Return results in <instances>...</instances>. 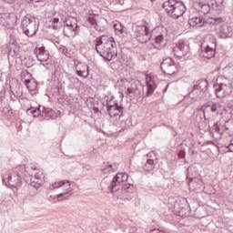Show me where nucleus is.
<instances>
[{"label": "nucleus", "mask_w": 233, "mask_h": 233, "mask_svg": "<svg viewBox=\"0 0 233 233\" xmlns=\"http://www.w3.org/2000/svg\"><path fill=\"white\" fill-rule=\"evenodd\" d=\"M156 164L154 163V159H147V163L143 166L144 170L146 172H150V170H154Z\"/></svg>", "instance_id": "c85d7f7f"}, {"label": "nucleus", "mask_w": 233, "mask_h": 233, "mask_svg": "<svg viewBox=\"0 0 233 233\" xmlns=\"http://www.w3.org/2000/svg\"><path fill=\"white\" fill-rule=\"evenodd\" d=\"M215 94L218 99L228 97L232 94V82L224 76L217 79Z\"/></svg>", "instance_id": "7ed1b4c3"}, {"label": "nucleus", "mask_w": 233, "mask_h": 233, "mask_svg": "<svg viewBox=\"0 0 233 233\" xmlns=\"http://www.w3.org/2000/svg\"><path fill=\"white\" fill-rule=\"evenodd\" d=\"M168 90V85L163 89V92H167Z\"/></svg>", "instance_id": "6e6d98bb"}, {"label": "nucleus", "mask_w": 233, "mask_h": 233, "mask_svg": "<svg viewBox=\"0 0 233 233\" xmlns=\"http://www.w3.org/2000/svg\"><path fill=\"white\" fill-rule=\"evenodd\" d=\"M15 187H17V186H15V185H9V186H7V188H15Z\"/></svg>", "instance_id": "09e8293b"}, {"label": "nucleus", "mask_w": 233, "mask_h": 233, "mask_svg": "<svg viewBox=\"0 0 233 233\" xmlns=\"http://www.w3.org/2000/svg\"><path fill=\"white\" fill-rule=\"evenodd\" d=\"M208 86V82L206 79H200L194 85V89L190 93V96L192 94H198V92L205 91L207 90V87Z\"/></svg>", "instance_id": "f3484780"}, {"label": "nucleus", "mask_w": 233, "mask_h": 233, "mask_svg": "<svg viewBox=\"0 0 233 233\" xmlns=\"http://www.w3.org/2000/svg\"><path fill=\"white\" fill-rule=\"evenodd\" d=\"M117 102L114 99H109V100H106V106L107 108V110H110V108H113L114 106H117Z\"/></svg>", "instance_id": "72a5a7b5"}, {"label": "nucleus", "mask_w": 233, "mask_h": 233, "mask_svg": "<svg viewBox=\"0 0 233 233\" xmlns=\"http://www.w3.org/2000/svg\"><path fill=\"white\" fill-rule=\"evenodd\" d=\"M33 1L34 3H41L43 0H31Z\"/></svg>", "instance_id": "5fc2aeb1"}, {"label": "nucleus", "mask_w": 233, "mask_h": 233, "mask_svg": "<svg viewBox=\"0 0 233 233\" xmlns=\"http://www.w3.org/2000/svg\"><path fill=\"white\" fill-rule=\"evenodd\" d=\"M96 112H97V109H95Z\"/></svg>", "instance_id": "680f3d73"}, {"label": "nucleus", "mask_w": 233, "mask_h": 233, "mask_svg": "<svg viewBox=\"0 0 233 233\" xmlns=\"http://www.w3.org/2000/svg\"><path fill=\"white\" fill-rule=\"evenodd\" d=\"M59 51L61 54H64V56H66L68 54V49L65 46H60Z\"/></svg>", "instance_id": "e433bc0d"}, {"label": "nucleus", "mask_w": 233, "mask_h": 233, "mask_svg": "<svg viewBox=\"0 0 233 233\" xmlns=\"http://www.w3.org/2000/svg\"><path fill=\"white\" fill-rule=\"evenodd\" d=\"M35 54L36 56V59H38L41 63L48 61L50 57V55L48 51L45 49V46L36 47L35 49Z\"/></svg>", "instance_id": "2eb2a0df"}, {"label": "nucleus", "mask_w": 233, "mask_h": 233, "mask_svg": "<svg viewBox=\"0 0 233 233\" xmlns=\"http://www.w3.org/2000/svg\"><path fill=\"white\" fill-rule=\"evenodd\" d=\"M64 32H66V28L67 30H70V32H77L79 30V25H77V20L72 16H69L64 20Z\"/></svg>", "instance_id": "4468645a"}, {"label": "nucleus", "mask_w": 233, "mask_h": 233, "mask_svg": "<svg viewBox=\"0 0 233 233\" xmlns=\"http://www.w3.org/2000/svg\"><path fill=\"white\" fill-rule=\"evenodd\" d=\"M21 28L27 37H34L39 30L35 18L25 17L21 22Z\"/></svg>", "instance_id": "0eeeda50"}, {"label": "nucleus", "mask_w": 233, "mask_h": 233, "mask_svg": "<svg viewBox=\"0 0 233 233\" xmlns=\"http://www.w3.org/2000/svg\"><path fill=\"white\" fill-rule=\"evenodd\" d=\"M15 177H16L15 187H21V175L16 173Z\"/></svg>", "instance_id": "c9c22d12"}, {"label": "nucleus", "mask_w": 233, "mask_h": 233, "mask_svg": "<svg viewBox=\"0 0 233 233\" xmlns=\"http://www.w3.org/2000/svg\"><path fill=\"white\" fill-rule=\"evenodd\" d=\"M68 198H69V196L66 194L63 197H60V199H62V201H63V199H68Z\"/></svg>", "instance_id": "c03bdc74"}, {"label": "nucleus", "mask_w": 233, "mask_h": 233, "mask_svg": "<svg viewBox=\"0 0 233 233\" xmlns=\"http://www.w3.org/2000/svg\"><path fill=\"white\" fill-rule=\"evenodd\" d=\"M173 54L178 59H190L192 57V53L190 52V46L188 43L179 41L176 46L173 47Z\"/></svg>", "instance_id": "6e6552de"}, {"label": "nucleus", "mask_w": 233, "mask_h": 233, "mask_svg": "<svg viewBox=\"0 0 233 233\" xmlns=\"http://www.w3.org/2000/svg\"><path fill=\"white\" fill-rule=\"evenodd\" d=\"M198 12H201V14L207 15L210 12V5L208 4H203V3H198Z\"/></svg>", "instance_id": "bb28decb"}, {"label": "nucleus", "mask_w": 233, "mask_h": 233, "mask_svg": "<svg viewBox=\"0 0 233 233\" xmlns=\"http://www.w3.org/2000/svg\"><path fill=\"white\" fill-rule=\"evenodd\" d=\"M28 61H30V63L25 62V66H27V68H30V66H32L34 65L33 60L28 58Z\"/></svg>", "instance_id": "58836bf2"}, {"label": "nucleus", "mask_w": 233, "mask_h": 233, "mask_svg": "<svg viewBox=\"0 0 233 233\" xmlns=\"http://www.w3.org/2000/svg\"><path fill=\"white\" fill-rule=\"evenodd\" d=\"M150 233H167V232H165V231H163V230H159V229L155 228V229H152V230L150 231Z\"/></svg>", "instance_id": "ea45409f"}, {"label": "nucleus", "mask_w": 233, "mask_h": 233, "mask_svg": "<svg viewBox=\"0 0 233 233\" xmlns=\"http://www.w3.org/2000/svg\"><path fill=\"white\" fill-rule=\"evenodd\" d=\"M122 192L124 194H134L136 192V187L132 184H124L122 186Z\"/></svg>", "instance_id": "393cba45"}, {"label": "nucleus", "mask_w": 233, "mask_h": 233, "mask_svg": "<svg viewBox=\"0 0 233 233\" xmlns=\"http://www.w3.org/2000/svg\"><path fill=\"white\" fill-rule=\"evenodd\" d=\"M96 112H97V109H95Z\"/></svg>", "instance_id": "052dcab7"}, {"label": "nucleus", "mask_w": 233, "mask_h": 233, "mask_svg": "<svg viewBox=\"0 0 233 233\" xmlns=\"http://www.w3.org/2000/svg\"><path fill=\"white\" fill-rule=\"evenodd\" d=\"M123 106L117 105L108 109L107 114L110 116V117H116L117 116L121 117V116H123Z\"/></svg>", "instance_id": "6ab92c4d"}, {"label": "nucleus", "mask_w": 233, "mask_h": 233, "mask_svg": "<svg viewBox=\"0 0 233 233\" xmlns=\"http://www.w3.org/2000/svg\"><path fill=\"white\" fill-rule=\"evenodd\" d=\"M188 23L190 26H205V18L201 16H195L191 18Z\"/></svg>", "instance_id": "aec40b11"}, {"label": "nucleus", "mask_w": 233, "mask_h": 233, "mask_svg": "<svg viewBox=\"0 0 233 233\" xmlns=\"http://www.w3.org/2000/svg\"><path fill=\"white\" fill-rule=\"evenodd\" d=\"M75 70L76 72V76L83 77V79H86V77L90 76V69L88 66L83 62H75Z\"/></svg>", "instance_id": "f8f14e48"}, {"label": "nucleus", "mask_w": 233, "mask_h": 233, "mask_svg": "<svg viewBox=\"0 0 233 233\" xmlns=\"http://www.w3.org/2000/svg\"><path fill=\"white\" fill-rule=\"evenodd\" d=\"M162 8L172 19H179L187 12V6L180 0H167L163 3Z\"/></svg>", "instance_id": "f03ea898"}, {"label": "nucleus", "mask_w": 233, "mask_h": 233, "mask_svg": "<svg viewBox=\"0 0 233 233\" xmlns=\"http://www.w3.org/2000/svg\"><path fill=\"white\" fill-rule=\"evenodd\" d=\"M192 170V167H187V173H189L190 171Z\"/></svg>", "instance_id": "4d7b16f0"}, {"label": "nucleus", "mask_w": 233, "mask_h": 233, "mask_svg": "<svg viewBox=\"0 0 233 233\" xmlns=\"http://www.w3.org/2000/svg\"><path fill=\"white\" fill-rule=\"evenodd\" d=\"M223 127L229 136H233V120H228L225 122Z\"/></svg>", "instance_id": "cd10ccee"}, {"label": "nucleus", "mask_w": 233, "mask_h": 233, "mask_svg": "<svg viewBox=\"0 0 233 233\" xmlns=\"http://www.w3.org/2000/svg\"><path fill=\"white\" fill-rule=\"evenodd\" d=\"M126 181H128V174L127 173H117L110 186L108 187L110 192H114V188H116V187H117V185H121V183H126Z\"/></svg>", "instance_id": "ddd939ff"}, {"label": "nucleus", "mask_w": 233, "mask_h": 233, "mask_svg": "<svg viewBox=\"0 0 233 233\" xmlns=\"http://www.w3.org/2000/svg\"><path fill=\"white\" fill-rule=\"evenodd\" d=\"M0 25L2 26H10V14L3 13L0 15Z\"/></svg>", "instance_id": "4be33fe9"}, {"label": "nucleus", "mask_w": 233, "mask_h": 233, "mask_svg": "<svg viewBox=\"0 0 233 233\" xmlns=\"http://www.w3.org/2000/svg\"><path fill=\"white\" fill-rule=\"evenodd\" d=\"M53 23H54V25L59 23V18H54Z\"/></svg>", "instance_id": "de8ad7c7"}, {"label": "nucleus", "mask_w": 233, "mask_h": 233, "mask_svg": "<svg viewBox=\"0 0 233 233\" xmlns=\"http://www.w3.org/2000/svg\"><path fill=\"white\" fill-rule=\"evenodd\" d=\"M127 96H129V94H134L135 96H139V94H141V91H139V87L136 82L132 83L131 86L127 89Z\"/></svg>", "instance_id": "5701e85b"}, {"label": "nucleus", "mask_w": 233, "mask_h": 233, "mask_svg": "<svg viewBox=\"0 0 233 233\" xmlns=\"http://www.w3.org/2000/svg\"><path fill=\"white\" fill-rule=\"evenodd\" d=\"M217 5H223V0H214Z\"/></svg>", "instance_id": "49530a36"}, {"label": "nucleus", "mask_w": 233, "mask_h": 233, "mask_svg": "<svg viewBox=\"0 0 233 233\" xmlns=\"http://www.w3.org/2000/svg\"><path fill=\"white\" fill-rule=\"evenodd\" d=\"M61 187H65L66 191L64 193H59L56 196V199L57 201H63V199H61V198H63V196H66V194H69V192H72V189L70 188V182L68 180H62L59 182H55L52 185V189L54 188H61Z\"/></svg>", "instance_id": "9b49d317"}, {"label": "nucleus", "mask_w": 233, "mask_h": 233, "mask_svg": "<svg viewBox=\"0 0 233 233\" xmlns=\"http://www.w3.org/2000/svg\"><path fill=\"white\" fill-rule=\"evenodd\" d=\"M154 90H156V83H154V81L147 82V96H152V94H154Z\"/></svg>", "instance_id": "2f4dec72"}, {"label": "nucleus", "mask_w": 233, "mask_h": 233, "mask_svg": "<svg viewBox=\"0 0 233 233\" xmlns=\"http://www.w3.org/2000/svg\"><path fill=\"white\" fill-rule=\"evenodd\" d=\"M114 29L117 35H120V37L123 35V34H125V29L123 28V25H121V23L114 24Z\"/></svg>", "instance_id": "7c9ffc66"}, {"label": "nucleus", "mask_w": 233, "mask_h": 233, "mask_svg": "<svg viewBox=\"0 0 233 233\" xmlns=\"http://www.w3.org/2000/svg\"><path fill=\"white\" fill-rule=\"evenodd\" d=\"M212 128L215 132H217V134H220V136H223V132H225V127L218 122L213 125Z\"/></svg>", "instance_id": "c756f323"}, {"label": "nucleus", "mask_w": 233, "mask_h": 233, "mask_svg": "<svg viewBox=\"0 0 233 233\" xmlns=\"http://www.w3.org/2000/svg\"><path fill=\"white\" fill-rule=\"evenodd\" d=\"M178 216L180 218H188V216H190V210L188 208H180L178 210Z\"/></svg>", "instance_id": "473e14b6"}, {"label": "nucleus", "mask_w": 233, "mask_h": 233, "mask_svg": "<svg viewBox=\"0 0 233 233\" xmlns=\"http://www.w3.org/2000/svg\"><path fill=\"white\" fill-rule=\"evenodd\" d=\"M133 32L138 43H148L152 39V30H150V25L147 22L140 25H134Z\"/></svg>", "instance_id": "20e7f679"}, {"label": "nucleus", "mask_w": 233, "mask_h": 233, "mask_svg": "<svg viewBox=\"0 0 233 233\" xmlns=\"http://www.w3.org/2000/svg\"><path fill=\"white\" fill-rule=\"evenodd\" d=\"M25 83L26 86L28 87V85H30V79H25Z\"/></svg>", "instance_id": "8fccbe9b"}, {"label": "nucleus", "mask_w": 233, "mask_h": 233, "mask_svg": "<svg viewBox=\"0 0 233 233\" xmlns=\"http://www.w3.org/2000/svg\"><path fill=\"white\" fill-rule=\"evenodd\" d=\"M117 170V165L107 163L106 167L102 169L103 174H110Z\"/></svg>", "instance_id": "b1692460"}, {"label": "nucleus", "mask_w": 233, "mask_h": 233, "mask_svg": "<svg viewBox=\"0 0 233 233\" xmlns=\"http://www.w3.org/2000/svg\"><path fill=\"white\" fill-rule=\"evenodd\" d=\"M5 3H7L8 5H14V3H15V1L17 0H4Z\"/></svg>", "instance_id": "79ce46f5"}, {"label": "nucleus", "mask_w": 233, "mask_h": 233, "mask_svg": "<svg viewBox=\"0 0 233 233\" xmlns=\"http://www.w3.org/2000/svg\"><path fill=\"white\" fill-rule=\"evenodd\" d=\"M132 127V118L127 117L120 121V128L121 130H125L128 127Z\"/></svg>", "instance_id": "a878e982"}, {"label": "nucleus", "mask_w": 233, "mask_h": 233, "mask_svg": "<svg viewBox=\"0 0 233 233\" xmlns=\"http://www.w3.org/2000/svg\"><path fill=\"white\" fill-rule=\"evenodd\" d=\"M218 108H221V104L219 103H208L206 106H203L201 107V109L203 110L204 114L206 112H208V110H210V112H213L214 114H219V110Z\"/></svg>", "instance_id": "a211bd4d"}, {"label": "nucleus", "mask_w": 233, "mask_h": 233, "mask_svg": "<svg viewBox=\"0 0 233 233\" xmlns=\"http://www.w3.org/2000/svg\"><path fill=\"white\" fill-rule=\"evenodd\" d=\"M216 37L212 35H208L205 37L204 43L202 44V54L206 59H212L216 56Z\"/></svg>", "instance_id": "423d86ee"}, {"label": "nucleus", "mask_w": 233, "mask_h": 233, "mask_svg": "<svg viewBox=\"0 0 233 233\" xmlns=\"http://www.w3.org/2000/svg\"><path fill=\"white\" fill-rule=\"evenodd\" d=\"M185 156H186L185 150H181L178 152L179 159H185Z\"/></svg>", "instance_id": "4c0bfd02"}, {"label": "nucleus", "mask_w": 233, "mask_h": 233, "mask_svg": "<svg viewBox=\"0 0 233 233\" xmlns=\"http://www.w3.org/2000/svg\"><path fill=\"white\" fill-rule=\"evenodd\" d=\"M59 26L58 25H53V30H58Z\"/></svg>", "instance_id": "603ef678"}, {"label": "nucleus", "mask_w": 233, "mask_h": 233, "mask_svg": "<svg viewBox=\"0 0 233 233\" xmlns=\"http://www.w3.org/2000/svg\"><path fill=\"white\" fill-rule=\"evenodd\" d=\"M96 112H97V109H95Z\"/></svg>", "instance_id": "bf43d9fd"}, {"label": "nucleus", "mask_w": 233, "mask_h": 233, "mask_svg": "<svg viewBox=\"0 0 233 233\" xmlns=\"http://www.w3.org/2000/svg\"><path fill=\"white\" fill-rule=\"evenodd\" d=\"M188 187L190 190H199V188L203 187V182L201 180L198 181V179L192 178L188 183Z\"/></svg>", "instance_id": "412c9836"}, {"label": "nucleus", "mask_w": 233, "mask_h": 233, "mask_svg": "<svg viewBox=\"0 0 233 233\" xmlns=\"http://www.w3.org/2000/svg\"><path fill=\"white\" fill-rule=\"evenodd\" d=\"M204 116H205V114H204ZM204 119H207V117H204Z\"/></svg>", "instance_id": "13d9d810"}, {"label": "nucleus", "mask_w": 233, "mask_h": 233, "mask_svg": "<svg viewBox=\"0 0 233 233\" xmlns=\"http://www.w3.org/2000/svg\"><path fill=\"white\" fill-rule=\"evenodd\" d=\"M7 179H8V181L12 180V175L11 174L8 175Z\"/></svg>", "instance_id": "864d4df0"}, {"label": "nucleus", "mask_w": 233, "mask_h": 233, "mask_svg": "<svg viewBox=\"0 0 233 233\" xmlns=\"http://www.w3.org/2000/svg\"><path fill=\"white\" fill-rule=\"evenodd\" d=\"M207 145H214L216 147V143L212 140L207 141Z\"/></svg>", "instance_id": "a18cd8bd"}, {"label": "nucleus", "mask_w": 233, "mask_h": 233, "mask_svg": "<svg viewBox=\"0 0 233 233\" xmlns=\"http://www.w3.org/2000/svg\"><path fill=\"white\" fill-rule=\"evenodd\" d=\"M155 32L157 34L155 35V38H151V45L157 50H161L167 46V39L168 37V30L165 26H158L155 29Z\"/></svg>", "instance_id": "39448f33"}, {"label": "nucleus", "mask_w": 233, "mask_h": 233, "mask_svg": "<svg viewBox=\"0 0 233 233\" xmlns=\"http://www.w3.org/2000/svg\"><path fill=\"white\" fill-rule=\"evenodd\" d=\"M232 26L230 25H220L218 28V35L221 39H227L232 37Z\"/></svg>", "instance_id": "dca6fc26"}, {"label": "nucleus", "mask_w": 233, "mask_h": 233, "mask_svg": "<svg viewBox=\"0 0 233 233\" xmlns=\"http://www.w3.org/2000/svg\"><path fill=\"white\" fill-rule=\"evenodd\" d=\"M209 23H210V25H219V23H223V18H221V17L211 18Z\"/></svg>", "instance_id": "f704fd0d"}, {"label": "nucleus", "mask_w": 233, "mask_h": 233, "mask_svg": "<svg viewBox=\"0 0 233 233\" xmlns=\"http://www.w3.org/2000/svg\"><path fill=\"white\" fill-rule=\"evenodd\" d=\"M97 54L106 61H112L117 56V48L114 37L101 35L96 43L95 46Z\"/></svg>", "instance_id": "f257e3e1"}, {"label": "nucleus", "mask_w": 233, "mask_h": 233, "mask_svg": "<svg viewBox=\"0 0 233 233\" xmlns=\"http://www.w3.org/2000/svg\"><path fill=\"white\" fill-rule=\"evenodd\" d=\"M160 68L164 74L174 76L178 68H181L178 63H176L172 58H166L162 61Z\"/></svg>", "instance_id": "1a4fd4ad"}, {"label": "nucleus", "mask_w": 233, "mask_h": 233, "mask_svg": "<svg viewBox=\"0 0 233 233\" xmlns=\"http://www.w3.org/2000/svg\"><path fill=\"white\" fill-rule=\"evenodd\" d=\"M89 23H91V25L94 26V25H96V19L94 18H89Z\"/></svg>", "instance_id": "37998d69"}, {"label": "nucleus", "mask_w": 233, "mask_h": 233, "mask_svg": "<svg viewBox=\"0 0 233 233\" xmlns=\"http://www.w3.org/2000/svg\"><path fill=\"white\" fill-rule=\"evenodd\" d=\"M27 114H32L33 117H38V116H45L47 119H56L57 117V114L51 108L43 107V111L41 112V106H39L37 108L31 107L27 109Z\"/></svg>", "instance_id": "9d476101"}, {"label": "nucleus", "mask_w": 233, "mask_h": 233, "mask_svg": "<svg viewBox=\"0 0 233 233\" xmlns=\"http://www.w3.org/2000/svg\"><path fill=\"white\" fill-rule=\"evenodd\" d=\"M2 183L5 185V187H8V184H6V181L5 180V178L2 179Z\"/></svg>", "instance_id": "3c124183"}, {"label": "nucleus", "mask_w": 233, "mask_h": 233, "mask_svg": "<svg viewBox=\"0 0 233 233\" xmlns=\"http://www.w3.org/2000/svg\"><path fill=\"white\" fill-rule=\"evenodd\" d=\"M228 152H233V143H230V144L228 146Z\"/></svg>", "instance_id": "a19ab883"}]
</instances>
